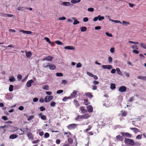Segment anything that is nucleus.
I'll list each match as a JSON object with an SVG mask.
<instances>
[{"label":"nucleus","mask_w":146,"mask_h":146,"mask_svg":"<svg viewBox=\"0 0 146 146\" xmlns=\"http://www.w3.org/2000/svg\"><path fill=\"white\" fill-rule=\"evenodd\" d=\"M125 141L126 144H128L131 145H134L135 144L134 141L133 139L125 138Z\"/></svg>","instance_id":"f257e3e1"},{"label":"nucleus","mask_w":146,"mask_h":146,"mask_svg":"<svg viewBox=\"0 0 146 146\" xmlns=\"http://www.w3.org/2000/svg\"><path fill=\"white\" fill-rule=\"evenodd\" d=\"M53 98V96H46L44 98V102H47L50 101Z\"/></svg>","instance_id":"f03ea898"},{"label":"nucleus","mask_w":146,"mask_h":146,"mask_svg":"<svg viewBox=\"0 0 146 146\" xmlns=\"http://www.w3.org/2000/svg\"><path fill=\"white\" fill-rule=\"evenodd\" d=\"M77 125H78L77 124L73 123L67 126V127L69 129H75Z\"/></svg>","instance_id":"7ed1b4c3"},{"label":"nucleus","mask_w":146,"mask_h":146,"mask_svg":"<svg viewBox=\"0 0 146 146\" xmlns=\"http://www.w3.org/2000/svg\"><path fill=\"white\" fill-rule=\"evenodd\" d=\"M126 90V88L125 86H122L119 87L118 91L121 92H124Z\"/></svg>","instance_id":"20e7f679"},{"label":"nucleus","mask_w":146,"mask_h":146,"mask_svg":"<svg viewBox=\"0 0 146 146\" xmlns=\"http://www.w3.org/2000/svg\"><path fill=\"white\" fill-rule=\"evenodd\" d=\"M34 82V81L33 80H29L26 83V85L27 87H30L31 86V84Z\"/></svg>","instance_id":"39448f33"},{"label":"nucleus","mask_w":146,"mask_h":146,"mask_svg":"<svg viewBox=\"0 0 146 146\" xmlns=\"http://www.w3.org/2000/svg\"><path fill=\"white\" fill-rule=\"evenodd\" d=\"M25 52L26 56L27 58H29L32 56V54L31 51H27V50H25Z\"/></svg>","instance_id":"423d86ee"},{"label":"nucleus","mask_w":146,"mask_h":146,"mask_svg":"<svg viewBox=\"0 0 146 146\" xmlns=\"http://www.w3.org/2000/svg\"><path fill=\"white\" fill-rule=\"evenodd\" d=\"M113 67L111 65H103L102 66V68L104 69H110L112 68Z\"/></svg>","instance_id":"0eeeda50"},{"label":"nucleus","mask_w":146,"mask_h":146,"mask_svg":"<svg viewBox=\"0 0 146 146\" xmlns=\"http://www.w3.org/2000/svg\"><path fill=\"white\" fill-rule=\"evenodd\" d=\"M77 92L76 90H74L72 93L70 94L71 96V98H73L77 96Z\"/></svg>","instance_id":"6e6552de"},{"label":"nucleus","mask_w":146,"mask_h":146,"mask_svg":"<svg viewBox=\"0 0 146 146\" xmlns=\"http://www.w3.org/2000/svg\"><path fill=\"white\" fill-rule=\"evenodd\" d=\"M53 59V57L52 56H48L47 57L44 58V59H43V60L44 61L45 60H46L47 61H51Z\"/></svg>","instance_id":"1a4fd4ad"},{"label":"nucleus","mask_w":146,"mask_h":146,"mask_svg":"<svg viewBox=\"0 0 146 146\" xmlns=\"http://www.w3.org/2000/svg\"><path fill=\"white\" fill-rule=\"evenodd\" d=\"M64 49L66 50H74L75 48L73 46H69L64 47Z\"/></svg>","instance_id":"9d476101"},{"label":"nucleus","mask_w":146,"mask_h":146,"mask_svg":"<svg viewBox=\"0 0 146 146\" xmlns=\"http://www.w3.org/2000/svg\"><path fill=\"white\" fill-rule=\"evenodd\" d=\"M87 110L88 112L89 113L92 112L93 111V108L90 105L86 107Z\"/></svg>","instance_id":"9b49d317"},{"label":"nucleus","mask_w":146,"mask_h":146,"mask_svg":"<svg viewBox=\"0 0 146 146\" xmlns=\"http://www.w3.org/2000/svg\"><path fill=\"white\" fill-rule=\"evenodd\" d=\"M62 5L65 6H71L73 5L71 4L69 2H62Z\"/></svg>","instance_id":"f8f14e48"},{"label":"nucleus","mask_w":146,"mask_h":146,"mask_svg":"<svg viewBox=\"0 0 146 146\" xmlns=\"http://www.w3.org/2000/svg\"><path fill=\"white\" fill-rule=\"evenodd\" d=\"M90 116L88 114H85L84 115H80V119L84 118V119H87Z\"/></svg>","instance_id":"ddd939ff"},{"label":"nucleus","mask_w":146,"mask_h":146,"mask_svg":"<svg viewBox=\"0 0 146 146\" xmlns=\"http://www.w3.org/2000/svg\"><path fill=\"white\" fill-rule=\"evenodd\" d=\"M20 32H22L24 34H31L32 32L31 31H25L23 30H21L20 31Z\"/></svg>","instance_id":"4468645a"},{"label":"nucleus","mask_w":146,"mask_h":146,"mask_svg":"<svg viewBox=\"0 0 146 146\" xmlns=\"http://www.w3.org/2000/svg\"><path fill=\"white\" fill-rule=\"evenodd\" d=\"M18 135L17 134H13L9 136V138L11 139H13L17 138Z\"/></svg>","instance_id":"2eb2a0df"},{"label":"nucleus","mask_w":146,"mask_h":146,"mask_svg":"<svg viewBox=\"0 0 146 146\" xmlns=\"http://www.w3.org/2000/svg\"><path fill=\"white\" fill-rule=\"evenodd\" d=\"M85 95L89 97L90 98H92L93 97V96L92 95L91 93L90 92H87L85 94Z\"/></svg>","instance_id":"dca6fc26"},{"label":"nucleus","mask_w":146,"mask_h":146,"mask_svg":"<svg viewBox=\"0 0 146 146\" xmlns=\"http://www.w3.org/2000/svg\"><path fill=\"white\" fill-rule=\"evenodd\" d=\"M130 129L131 130H133L134 132L136 133L139 131V130L136 128H130Z\"/></svg>","instance_id":"f3484780"},{"label":"nucleus","mask_w":146,"mask_h":146,"mask_svg":"<svg viewBox=\"0 0 146 146\" xmlns=\"http://www.w3.org/2000/svg\"><path fill=\"white\" fill-rule=\"evenodd\" d=\"M42 89L46 90H49V86L47 85H43L42 87Z\"/></svg>","instance_id":"a211bd4d"},{"label":"nucleus","mask_w":146,"mask_h":146,"mask_svg":"<svg viewBox=\"0 0 146 146\" xmlns=\"http://www.w3.org/2000/svg\"><path fill=\"white\" fill-rule=\"evenodd\" d=\"M74 104L76 107L77 108L79 106V104L77 100H74Z\"/></svg>","instance_id":"6ab92c4d"},{"label":"nucleus","mask_w":146,"mask_h":146,"mask_svg":"<svg viewBox=\"0 0 146 146\" xmlns=\"http://www.w3.org/2000/svg\"><path fill=\"white\" fill-rule=\"evenodd\" d=\"M81 0H72L70 2L71 3L74 4H76L79 3L80 2Z\"/></svg>","instance_id":"aec40b11"},{"label":"nucleus","mask_w":146,"mask_h":146,"mask_svg":"<svg viewBox=\"0 0 146 146\" xmlns=\"http://www.w3.org/2000/svg\"><path fill=\"white\" fill-rule=\"evenodd\" d=\"M50 69L51 70H54L56 68V66L54 65L51 64L49 65Z\"/></svg>","instance_id":"412c9836"},{"label":"nucleus","mask_w":146,"mask_h":146,"mask_svg":"<svg viewBox=\"0 0 146 146\" xmlns=\"http://www.w3.org/2000/svg\"><path fill=\"white\" fill-rule=\"evenodd\" d=\"M116 138L120 141H123V138L122 137L119 135L117 136L116 137Z\"/></svg>","instance_id":"4be33fe9"},{"label":"nucleus","mask_w":146,"mask_h":146,"mask_svg":"<svg viewBox=\"0 0 146 146\" xmlns=\"http://www.w3.org/2000/svg\"><path fill=\"white\" fill-rule=\"evenodd\" d=\"M138 79H140L143 80H146V76H139L137 77Z\"/></svg>","instance_id":"5701e85b"},{"label":"nucleus","mask_w":146,"mask_h":146,"mask_svg":"<svg viewBox=\"0 0 146 146\" xmlns=\"http://www.w3.org/2000/svg\"><path fill=\"white\" fill-rule=\"evenodd\" d=\"M115 88V85L114 84L111 83L110 84V88L111 90H113Z\"/></svg>","instance_id":"b1692460"},{"label":"nucleus","mask_w":146,"mask_h":146,"mask_svg":"<svg viewBox=\"0 0 146 146\" xmlns=\"http://www.w3.org/2000/svg\"><path fill=\"white\" fill-rule=\"evenodd\" d=\"M116 70L117 72V74L119 75H121L122 73L120 71L119 68H116Z\"/></svg>","instance_id":"393cba45"},{"label":"nucleus","mask_w":146,"mask_h":146,"mask_svg":"<svg viewBox=\"0 0 146 146\" xmlns=\"http://www.w3.org/2000/svg\"><path fill=\"white\" fill-rule=\"evenodd\" d=\"M81 31L82 32H85L87 30V28L85 27H82L80 28Z\"/></svg>","instance_id":"a878e982"},{"label":"nucleus","mask_w":146,"mask_h":146,"mask_svg":"<svg viewBox=\"0 0 146 146\" xmlns=\"http://www.w3.org/2000/svg\"><path fill=\"white\" fill-rule=\"evenodd\" d=\"M9 80L11 82H13L15 81V79L13 76H12L9 77Z\"/></svg>","instance_id":"bb28decb"},{"label":"nucleus","mask_w":146,"mask_h":146,"mask_svg":"<svg viewBox=\"0 0 146 146\" xmlns=\"http://www.w3.org/2000/svg\"><path fill=\"white\" fill-rule=\"evenodd\" d=\"M109 20L110 21H111L112 22H114L115 23H121V22L120 21H118V20H113L112 19H109Z\"/></svg>","instance_id":"cd10ccee"},{"label":"nucleus","mask_w":146,"mask_h":146,"mask_svg":"<svg viewBox=\"0 0 146 146\" xmlns=\"http://www.w3.org/2000/svg\"><path fill=\"white\" fill-rule=\"evenodd\" d=\"M92 127L90 125H88V128L85 130L84 131L85 132H86L87 131H88L90 130L91 129Z\"/></svg>","instance_id":"c85d7f7f"},{"label":"nucleus","mask_w":146,"mask_h":146,"mask_svg":"<svg viewBox=\"0 0 146 146\" xmlns=\"http://www.w3.org/2000/svg\"><path fill=\"white\" fill-rule=\"evenodd\" d=\"M13 86L12 85H10L9 88V91L10 92H12L13 90Z\"/></svg>","instance_id":"c756f323"},{"label":"nucleus","mask_w":146,"mask_h":146,"mask_svg":"<svg viewBox=\"0 0 146 146\" xmlns=\"http://www.w3.org/2000/svg\"><path fill=\"white\" fill-rule=\"evenodd\" d=\"M140 45L141 47L143 48L146 49V44H144L143 43H141L140 44Z\"/></svg>","instance_id":"7c9ffc66"},{"label":"nucleus","mask_w":146,"mask_h":146,"mask_svg":"<svg viewBox=\"0 0 146 146\" xmlns=\"http://www.w3.org/2000/svg\"><path fill=\"white\" fill-rule=\"evenodd\" d=\"M122 24H123L124 25L127 26V25H130V23L129 22H126L125 21H122Z\"/></svg>","instance_id":"2f4dec72"},{"label":"nucleus","mask_w":146,"mask_h":146,"mask_svg":"<svg viewBox=\"0 0 146 146\" xmlns=\"http://www.w3.org/2000/svg\"><path fill=\"white\" fill-rule=\"evenodd\" d=\"M122 115L123 117H125L127 115V113L125 111H122Z\"/></svg>","instance_id":"473e14b6"},{"label":"nucleus","mask_w":146,"mask_h":146,"mask_svg":"<svg viewBox=\"0 0 146 146\" xmlns=\"http://www.w3.org/2000/svg\"><path fill=\"white\" fill-rule=\"evenodd\" d=\"M84 104L86 105H87L88 104H90V103L88 102V99H85L84 100Z\"/></svg>","instance_id":"72a5a7b5"},{"label":"nucleus","mask_w":146,"mask_h":146,"mask_svg":"<svg viewBox=\"0 0 146 146\" xmlns=\"http://www.w3.org/2000/svg\"><path fill=\"white\" fill-rule=\"evenodd\" d=\"M44 39L46 40L47 42H48L49 44H50L51 42L50 40L49 39L48 37H46L44 38Z\"/></svg>","instance_id":"f704fd0d"},{"label":"nucleus","mask_w":146,"mask_h":146,"mask_svg":"<svg viewBox=\"0 0 146 146\" xmlns=\"http://www.w3.org/2000/svg\"><path fill=\"white\" fill-rule=\"evenodd\" d=\"M55 43L58 45H63V44L59 40H56L55 41Z\"/></svg>","instance_id":"c9c22d12"},{"label":"nucleus","mask_w":146,"mask_h":146,"mask_svg":"<svg viewBox=\"0 0 146 146\" xmlns=\"http://www.w3.org/2000/svg\"><path fill=\"white\" fill-rule=\"evenodd\" d=\"M56 75V76L58 77L62 76H63V74L62 73L60 72L57 73Z\"/></svg>","instance_id":"e433bc0d"},{"label":"nucleus","mask_w":146,"mask_h":146,"mask_svg":"<svg viewBox=\"0 0 146 146\" xmlns=\"http://www.w3.org/2000/svg\"><path fill=\"white\" fill-rule=\"evenodd\" d=\"M98 20L100 21L104 19V17L103 16L101 17L100 15L98 16Z\"/></svg>","instance_id":"4c0bfd02"},{"label":"nucleus","mask_w":146,"mask_h":146,"mask_svg":"<svg viewBox=\"0 0 146 146\" xmlns=\"http://www.w3.org/2000/svg\"><path fill=\"white\" fill-rule=\"evenodd\" d=\"M56 103L54 102H52L50 104V105L52 107H54L56 105Z\"/></svg>","instance_id":"58836bf2"},{"label":"nucleus","mask_w":146,"mask_h":146,"mask_svg":"<svg viewBox=\"0 0 146 146\" xmlns=\"http://www.w3.org/2000/svg\"><path fill=\"white\" fill-rule=\"evenodd\" d=\"M87 74L88 76L91 77H93L94 75V74L92 73L88 72H87Z\"/></svg>","instance_id":"ea45409f"},{"label":"nucleus","mask_w":146,"mask_h":146,"mask_svg":"<svg viewBox=\"0 0 146 146\" xmlns=\"http://www.w3.org/2000/svg\"><path fill=\"white\" fill-rule=\"evenodd\" d=\"M34 115H32L31 116H30L27 119V120L28 121H30L32 119H33L34 117Z\"/></svg>","instance_id":"a19ab883"},{"label":"nucleus","mask_w":146,"mask_h":146,"mask_svg":"<svg viewBox=\"0 0 146 146\" xmlns=\"http://www.w3.org/2000/svg\"><path fill=\"white\" fill-rule=\"evenodd\" d=\"M125 135L127 137H131L132 135L129 133H126L125 134Z\"/></svg>","instance_id":"79ce46f5"},{"label":"nucleus","mask_w":146,"mask_h":146,"mask_svg":"<svg viewBox=\"0 0 146 146\" xmlns=\"http://www.w3.org/2000/svg\"><path fill=\"white\" fill-rule=\"evenodd\" d=\"M63 92V90H59L57 91L56 93L58 94H59L62 93Z\"/></svg>","instance_id":"37998d69"},{"label":"nucleus","mask_w":146,"mask_h":146,"mask_svg":"<svg viewBox=\"0 0 146 146\" xmlns=\"http://www.w3.org/2000/svg\"><path fill=\"white\" fill-rule=\"evenodd\" d=\"M28 137L30 138H31L32 137V135L30 132H29L27 134Z\"/></svg>","instance_id":"c03bdc74"},{"label":"nucleus","mask_w":146,"mask_h":146,"mask_svg":"<svg viewBox=\"0 0 146 146\" xmlns=\"http://www.w3.org/2000/svg\"><path fill=\"white\" fill-rule=\"evenodd\" d=\"M49 136V134L48 133H46L44 135V137L46 138H47Z\"/></svg>","instance_id":"a18cd8bd"},{"label":"nucleus","mask_w":146,"mask_h":146,"mask_svg":"<svg viewBox=\"0 0 146 146\" xmlns=\"http://www.w3.org/2000/svg\"><path fill=\"white\" fill-rule=\"evenodd\" d=\"M41 118L43 120H45L46 119V117L44 115H42L41 116Z\"/></svg>","instance_id":"49530a36"},{"label":"nucleus","mask_w":146,"mask_h":146,"mask_svg":"<svg viewBox=\"0 0 146 146\" xmlns=\"http://www.w3.org/2000/svg\"><path fill=\"white\" fill-rule=\"evenodd\" d=\"M82 66V65L80 63H78L76 66V67L77 68H79L81 67Z\"/></svg>","instance_id":"de8ad7c7"},{"label":"nucleus","mask_w":146,"mask_h":146,"mask_svg":"<svg viewBox=\"0 0 146 146\" xmlns=\"http://www.w3.org/2000/svg\"><path fill=\"white\" fill-rule=\"evenodd\" d=\"M79 23V22L77 20L74 21L73 23L74 25H76L78 24Z\"/></svg>","instance_id":"09e8293b"},{"label":"nucleus","mask_w":146,"mask_h":146,"mask_svg":"<svg viewBox=\"0 0 146 146\" xmlns=\"http://www.w3.org/2000/svg\"><path fill=\"white\" fill-rule=\"evenodd\" d=\"M108 61L109 63H111L112 61V58L111 57H108Z\"/></svg>","instance_id":"8fccbe9b"},{"label":"nucleus","mask_w":146,"mask_h":146,"mask_svg":"<svg viewBox=\"0 0 146 146\" xmlns=\"http://www.w3.org/2000/svg\"><path fill=\"white\" fill-rule=\"evenodd\" d=\"M88 20V17H84L83 19V21L84 22H86Z\"/></svg>","instance_id":"3c124183"},{"label":"nucleus","mask_w":146,"mask_h":146,"mask_svg":"<svg viewBox=\"0 0 146 146\" xmlns=\"http://www.w3.org/2000/svg\"><path fill=\"white\" fill-rule=\"evenodd\" d=\"M80 110L82 111H84L85 112H87V110H86L84 109V107L83 106L81 107H80Z\"/></svg>","instance_id":"603ef678"},{"label":"nucleus","mask_w":146,"mask_h":146,"mask_svg":"<svg viewBox=\"0 0 146 146\" xmlns=\"http://www.w3.org/2000/svg\"><path fill=\"white\" fill-rule=\"evenodd\" d=\"M40 109L41 111H43L46 110L45 108L42 106L40 108Z\"/></svg>","instance_id":"864d4df0"},{"label":"nucleus","mask_w":146,"mask_h":146,"mask_svg":"<svg viewBox=\"0 0 146 146\" xmlns=\"http://www.w3.org/2000/svg\"><path fill=\"white\" fill-rule=\"evenodd\" d=\"M88 10L90 12H93L94 11V9L93 8H89L88 9Z\"/></svg>","instance_id":"5fc2aeb1"},{"label":"nucleus","mask_w":146,"mask_h":146,"mask_svg":"<svg viewBox=\"0 0 146 146\" xmlns=\"http://www.w3.org/2000/svg\"><path fill=\"white\" fill-rule=\"evenodd\" d=\"M68 142L70 143H73V140L71 138H69L68 139Z\"/></svg>","instance_id":"6e6d98bb"},{"label":"nucleus","mask_w":146,"mask_h":146,"mask_svg":"<svg viewBox=\"0 0 146 146\" xmlns=\"http://www.w3.org/2000/svg\"><path fill=\"white\" fill-rule=\"evenodd\" d=\"M105 33H106V35L108 36H109V37H112V34H110L109 33H108V32H106Z\"/></svg>","instance_id":"4d7b16f0"},{"label":"nucleus","mask_w":146,"mask_h":146,"mask_svg":"<svg viewBox=\"0 0 146 146\" xmlns=\"http://www.w3.org/2000/svg\"><path fill=\"white\" fill-rule=\"evenodd\" d=\"M2 118L4 121H6L8 119V118L6 116H3Z\"/></svg>","instance_id":"13d9d810"},{"label":"nucleus","mask_w":146,"mask_h":146,"mask_svg":"<svg viewBox=\"0 0 146 146\" xmlns=\"http://www.w3.org/2000/svg\"><path fill=\"white\" fill-rule=\"evenodd\" d=\"M6 14L3 13L2 12H0V15L3 17H6Z\"/></svg>","instance_id":"bf43d9fd"},{"label":"nucleus","mask_w":146,"mask_h":146,"mask_svg":"<svg viewBox=\"0 0 146 146\" xmlns=\"http://www.w3.org/2000/svg\"><path fill=\"white\" fill-rule=\"evenodd\" d=\"M66 19V18L65 17H62L58 18V19L60 20H64Z\"/></svg>","instance_id":"052dcab7"},{"label":"nucleus","mask_w":146,"mask_h":146,"mask_svg":"<svg viewBox=\"0 0 146 146\" xmlns=\"http://www.w3.org/2000/svg\"><path fill=\"white\" fill-rule=\"evenodd\" d=\"M64 134H66L67 135V136L68 137L70 135H71V133L70 132H65L64 133Z\"/></svg>","instance_id":"680f3d73"},{"label":"nucleus","mask_w":146,"mask_h":146,"mask_svg":"<svg viewBox=\"0 0 146 146\" xmlns=\"http://www.w3.org/2000/svg\"><path fill=\"white\" fill-rule=\"evenodd\" d=\"M116 70L114 69H113L111 71V72L112 74H114L115 73Z\"/></svg>","instance_id":"e2e57ef3"},{"label":"nucleus","mask_w":146,"mask_h":146,"mask_svg":"<svg viewBox=\"0 0 146 146\" xmlns=\"http://www.w3.org/2000/svg\"><path fill=\"white\" fill-rule=\"evenodd\" d=\"M46 94L48 95H50L52 94V92H46Z\"/></svg>","instance_id":"0e129e2a"},{"label":"nucleus","mask_w":146,"mask_h":146,"mask_svg":"<svg viewBox=\"0 0 146 146\" xmlns=\"http://www.w3.org/2000/svg\"><path fill=\"white\" fill-rule=\"evenodd\" d=\"M101 29V27L99 26L96 27L95 28V30H100Z\"/></svg>","instance_id":"69168bd1"},{"label":"nucleus","mask_w":146,"mask_h":146,"mask_svg":"<svg viewBox=\"0 0 146 146\" xmlns=\"http://www.w3.org/2000/svg\"><path fill=\"white\" fill-rule=\"evenodd\" d=\"M80 117V116H77V117L75 119V120L77 121H78L79 119H81Z\"/></svg>","instance_id":"338daca9"},{"label":"nucleus","mask_w":146,"mask_h":146,"mask_svg":"<svg viewBox=\"0 0 146 146\" xmlns=\"http://www.w3.org/2000/svg\"><path fill=\"white\" fill-rule=\"evenodd\" d=\"M136 138L138 139H141V136L140 135H138L136 136Z\"/></svg>","instance_id":"774afa93"}]
</instances>
